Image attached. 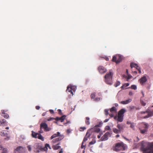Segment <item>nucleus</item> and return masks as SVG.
Returning a JSON list of instances; mask_svg holds the SVG:
<instances>
[{"label": "nucleus", "mask_w": 153, "mask_h": 153, "mask_svg": "<svg viewBox=\"0 0 153 153\" xmlns=\"http://www.w3.org/2000/svg\"><path fill=\"white\" fill-rule=\"evenodd\" d=\"M141 103L142 105H143V106H145L146 104V103H145L143 101H141Z\"/></svg>", "instance_id": "09e8293b"}, {"label": "nucleus", "mask_w": 153, "mask_h": 153, "mask_svg": "<svg viewBox=\"0 0 153 153\" xmlns=\"http://www.w3.org/2000/svg\"><path fill=\"white\" fill-rule=\"evenodd\" d=\"M133 73H134L135 74H137V71H134V72H133Z\"/></svg>", "instance_id": "69168bd1"}, {"label": "nucleus", "mask_w": 153, "mask_h": 153, "mask_svg": "<svg viewBox=\"0 0 153 153\" xmlns=\"http://www.w3.org/2000/svg\"><path fill=\"white\" fill-rule=\"evenodd\" d=\"M126 111L125 109L124 108L118 111L117 115H116L114 117V119L116 120L118 122H122L123 119L124 114Z\"/></svg>", "instance_id": "7ed1b4c3"}, {"label": "nucleus", "mask_w": 153, "mask_h": 153, "mask_svg": "<svg viewBox=\"0 0 153 153\" xmlns=\"http://www.w3.org/2000/svg\"><path fill=\"white\" fill-rule=\"evenodd\" d=\"M91 99H94L95 97V94L92 93L91 94Z\"/></svg>", "instance_id": "f704fd0d"}, {"label": "nucleus", "mask_w": 153, "mask_h": 153, "mask_svg": "<svg viewBox=\"0 0 153 153\" xmlns=\"http://www.w3.org/2000/svg\"><path fill=\"white\" fill-rule=\"evenodd\" d=\"M116 111H117V109H116V108L114 107H112L110 109V112L112 113H113V112H116Z\"/></svg>", "instance_id": "a878e982"}, {"label": "nucleus", "mask_w": 153, "mask_h": 153, "mask_svg": "<svg viewBox=\"0 0 153 153\" xmlns=\"http://www.w3.org/2000/svg\"><path fill=\"white\" fill-rule=\"evenodd\" d=\"M147 81V79L146 76H144L142 77L139 80L140 84L142 85H143Z\"/></svg>", "instance_id": "f8f14e48"}, {"label": "nucleus", "mask_w": 153, "mask_h": 153, "mask_svg": "<svg viewBox=\"0 0 153 153\" xmlns=\"http://www.w3.org/2000/svg\"><path fill=\"white\" fill-rule=\"evenodd\" d=\"M141 150L143 153H153V143H145L141 146Z\"/></svg>", "instance_id": "f257e3e1"}, {"label": "nucleus", "mask_w": 153, "mask_h": 153, "mask_svg": "<svg viewBox=\"0 0 153 153\" xmlns=\"http://www.w3.org/2000/svg\"><path fill=\"white\" fill-rule=\"evenodd\" d=\"M124 138L125 140L128 141L129 143H130L131 141V139L129 140L127 138H126V137H124Z\"/></svg>", "instance_id": "ea45409f"}, {"label": "nucleus", "mask_w": 153, "mask_h": 153, "mask_svg": "<svg viewBox=\"0 0 153 153\" xmlns=\"http://www.w3.org/2000/svg\"><path fill=\"white\" fill-rule=\"evenodd\" d=\"M86 129L85 127H80V131H83Z\"/></svg>", "instance_id": "4c0bfd02"}, {"label": "nucleus", "mask_w": 153, "mask_h": 153, "mask_svg": "<svg viewBox=\"0 0 153 153\" xmlns=\"http://www.w3.org/2000/svg\"><path fill=\"white\" fill-rule=\"evenodd\" d=\"M113 131L116 134L120 133L121 132L120 130L115 128H113Z\"/></svg>", "instance_id": "b1692460"}, {"label": "nucleus", "mask_w": 153, "mask_h": 153, "mask_svg": "<svg viewBox=\"0 0 153 153\" xmlns=\"http://www.w3.org/2000/svg\"><path fill=\"white\" fill-rule=\"evenodd\" d=\"M115 106H116V107H117V106H118V104H117V103H115Z\"/></svg>", "instance_id": "774afa93"}, {"label": "nucleus", "mask_w": 153, "mask_h": 153, "mask_svg": "<svg viewBox=\"0 0 153 153\" xmlns=\"http://www.w3.org/2000/svg\"><path fill=\"white\" fill-rule=\"evenodd\" d=\"M59 144L60 143H59L56 145H53V146H52L54 150L58 149L60 147V146H58Z\"/></svg>", "instance_id": "4be33fe9"}, {"label": "nucleus", "mask_w": 153, "mask_h": 153, "mask_svg": "<svg viewBox=\"0 0 153 153\" xmlns=\"http://www.w3.org/2000/svg\"><path fill=\"white\" fill-rule=\"evenodd\" d=\"M109 115L111 117H113L114 116V115L112 114H109Z\"/></svg>", "instance_id": "13d9d810"}, {"label": "nucleus", "mask_w": 153, "mask_h": 153, "mask_svg": "<svg viewBox=\"0 0 153 153\" xmlns=\"http://www.w3.org/2000/svg\"><path fill=\"white\" fill-rule=\"evenodd\" d=\"M100 98H96L94 99V100H95L96 101H99L100 100Z\"/></svg>", "instance_id": "c03bdc74"}, {"label": "nucleus", "mask_w": 153, "mask_h": 153, "mask_svg": "<svg viewBox=\"0 0 153 153\" xmlns=\"http://www.w3.org/2000/svg\"><path fill=\"white\" fill-rule=\"evenodd\" d=\"M58 111L59 113V114H60L62 112L61 110L60 109H58Z\"/></svg>", "instance_id": "680f3d73"}, {"label": "nucleus", "mask_w": 153, "mask_h": 153, "mask_svg": "<svg viewBox=\"0 0 153 153\" xmlns=\"http://www.w3.org/2000/svg\"><path fill=\"white\" fill-rule=\"evenodd\" d=\"M23 149V148L22 146H18L14 150V153H22Z\"/></svg>", "instance_id": "4468645a"}, {"label": "nucleus", "mask_w": 153, "mask_h": 153, "mask_svg": "<svg viewBox=\"0 0 153 153\" xmlns=\"http://www.w3.org/2000/svg\"><path fill=\"white\" fill-rule=\"evenodd\" d=\"M54 119V118L53 117H50L47 120L48 121H50L52 120H53Z\"/></svg>", "instance_id": "37998d69"}, {"label": "nucleus", "mask_w": 153, "mask_h": 153, "mask_svg": "<svg viewBox=\"0 0 153 153\" xmlns=\"http://www.w3.org/2000/svg\"><path fill=\"white\" fill-rule=\"evenodd\" d=\"M130 66L131 68H136L138 71V72L139 74L141 73L140 68L137 64L132 63L130 64Z\"/></svg>", "instance_id": "9b49d317"}, {"label": "nucleus", "mask_w": 153, "mask_h": 153, "mask_svg": "<svg viewBox=\"0 0 153 153\" xmlns=\"http://www.w3.org/2000/svg\"><path fill=\"white\" fill-rule=\"evenodd\" d=\"M90 118L89 117H86L85 120V123L87 125H89L90 124V122L89 121Z\"/></svg>", "instance_id": "393cba45"}, {"label": "nucleus", "mask_w": 153, "mask_h": 153, "mask_svg": "<svg viewBox=\"0 0 153 153\" xmlns=\"http://www.w3.org/2000/svg\"><path fill=\"white\" fill-rule=\"evenodd\" d=\"M38 134H39L38 133L35 132L33 131H32V136L33 137L35 138H37V135Z\"/></svg>", "instance_id": "412c9836"}, {"label": "nucleus", "mask_w": 153, "mask_h": 153, "mask_svg": "<svg viewBox=\"0 0 153 153\" xmlns=\"http://www.w3.org/2000/svg\"><path fill=\"white\" fill-rule=\"evenodd\" d=\"M40 128H43L44 131H50L51 128L48 127L47 124L45 123H42L40 124Z\"/></svg>", "instance_id": "1a4fd4ad"}, {"label": "nucleus", "mask_w": 153, "mask_h": 153, "mask_svg": "<svg viewBox=\"0 0 153 153\" xmlns=\"http://www.w3.org/2000/svg\"><path fill=\"white\" fill-rule=\"evenodd\" d=\"M122 58L120 55H116L113 56L112 60L113 62H115L117 64L120 63L122 60Z\"/></svg>", "instance_id": "6e6552de"}, {"label": "nucleus", "mask_w": 153, "mask_h": 153, "mask_svg": "<svg viewBox=\"0 0 153 153\" xmlns=\"http://www.w3.org/2000/svg\"><path fill=\"white\" fill-rule=\"evenodd\" d=\"M129 85V83H126L125 84H124L121 87V88L123 89L124 88H126L127 86H128Z\"/></svg>", "instance_id": "7c9ffc66"}, {"label": "nucleus", "mask_w": 153, "mask_h": 153, "mask_svg": "<svg viewBox=\"0 0 153 153\" xmlns=\"http://www.w3.org/2000/svg\"><path fill=\"white\" fill-rule=\"evenodd\" d=\"M34 149L35 150H34V152L36 153H39L40 151L44 150V149L42 147L40 144L38 143H36L35 144L34 146Z\"/></svg>", "instance_id": "423d86ee"}, {"label": "nucleus", "mask_w": 153, "mask_h": 153, "mask_svg": "<svg viewBox=\"0 0 153 153\" xmlns=\"http://www.w3.org/2000/svg\"><path fill=\"white\" fill-rule=\"evenodd\" d=\"M42 128H40V131H39V132L40 133H43V131H42Z\"/></svg>", "instance_id": "6e6d98bb"}, {"label": "nucleus", "mask_w": 153, "mask_h": 153, "mask_svg": "<svg viewBox=\"0 0 153 153\" xmlns=\"http://www.w3.org/2000/svg\"><path fill=\"white\" fill-rule=\"evenodd\" d=\"M129 95H132L133 94V93L131 91H130L129 92Z\"/></svg>", "instance_id": "bf43d9fd"}, {"label": "nucleus", "mask_w": 153, "mask_h": 153, "mask_svg": "<svg viewBox=\"0 0 153 153\" xmlns=\"http://www.w3.org/2000/svg\"><path fill=\"white\" fill-rule=\"evenodd\" d=\"M109 119H106L104 121V122H108V120H109Z\"/></svg>", "instance_id": "4d7b16f0"}, {"label": "nucleus", "mask_w": 153, "mask_h": 153, "mask_svg": "<svg viewBox=\"0 0 153 153\" xmlns=\"http://www.w3.org/2000/svg\"><path fill=\"white\" fill-rule=\"evenodd\" d=\"M102 123L100 122L98 125H96V126H97V127H101V126L102 125Z\"/></svg>", "instance_id": "79ce46f5"}, {"label": "nucleus", "mask_w": 153, "mask_h": 153, "mask_svg": "<svg viewBox=\"0 0 153 153\" xmlns=\"http://www.w3.org/2000/svg\"><path fill=\"white\" fill-rule=\"evenodd\" d=\"M112 132L111 131L107 132H106L104 134L102 137L100 139V141H104L108 140V138L110 137Z\"/></svg>", "instance_id": "0eeeda50"}, {"label": "nucleus", "mask_w": 153, "mask_h": 153, "mask_svg": "<svg viewBox=\"0 0 153 153\" xmlns=\"http://www.w3.org/2000/svg\"><path fill=\"white\" fill-rule=\"evenodd\" d=\"M10 139V137H7L4 138V140H8Z\"/></svg>", "instance_id": "de8ad7c7"}, {"label": "nucleus", "mask_w": 153, "mask_h": 153, "mask_svg": "<svg viewBox=\"0 0 153 153\" xmlns=\"http://www.w3.org/2000/svg\"><path fill=\"white\" fill-rule=\"evenodd\" d=\"M63 153V151H62V149H61L60 151V152L58 153Z\"/></svg>", "instance_id": "052dcab7"}, {"label": "nucleus", "mask_w": 153, "mask_h": 153, "mask_svg": "<svg viewBox=\"0 0 153 153\" xmlns=\"http://www.w3.org/2000/svg\"><path fill=\"white\" fill-rule=\"evenodd\" d=\"M124 126L123 125L121 124H118V125L117 126V127L118 128V129L119 130H120V131L122 130L124 128Z\"/></svg>", "instance_id": "a211bd4d"}, {"label": "nucleus", "mask_w": 153, "mask_h": 153, "mask_svg": "<svg viewBox=\"0 0 153 153\" xmlns=\"http://www.w3.org/2000/svg\"><path fill=\"white\" fill-rule=\"evenodd\" d=\"M144 129H142L141 128H139L140 130V133L143 134H145L148 131V129L149 127V125L148 123H144Z\"/></svg>", "instance_id": "9d476101"}, {"label": "nucleus", "mask_w": 153, "mask_h": 153, "mask_svg": "<svg viewBox=\"0 0 153 153\" xmlns=\"http://www.w3.org/2000/svg\"><path fill=\"white\" fill-rule=\"evenodd\" d=\"M1 111V116H3L4 118L6 119H8L9 117V115L5 113L7 111V110H2Z\"/></svg>", "instance_id": "ddd939ff"}, {"label": "nucleus", "mask_w": 153, "mask_h": 153, "mask_svg": "<svg viewBox=\"0 0 153 153\" xmlns=\"http://www.w3.org/2000/svg\"><path fill=\"white\" fill-rule=\"evenodd\" d=\"M45 147L43 148L44 149V150H47L48 149V148H47L48 147L49 148H50L49 145L48 144L46 143V144H45Z\"/></svg>", "instance_id": "c85d7f7f"}, {"label": "nucleus", "mask_w": 153, "mask_h": 153, "mask_svg": "<svg viewBox=\"0 0 153 153\" xmlns=\"http://www.w3.org/2000/svg\"><path fill=\"white\" fill-rule=\"evenodd\" d=\"M38 135V136L37 137H38L39 139L41 140L42 141L44 140V138L42 135L39 134Z\"/></svg>", "instance_id": "c756f323"}, {"label": "nucleus", "mask_w": 153, "mask_h": 153, "mask_svg": "<svg viewBox=\"0 0 153 153\" xmlns=\"http://www.w3.org/2000/svg\"><path fill=\"white\" fill-rule=\"evenodd\" d=\"M131 88L132 89L136 90L137 89V86L135 85H132L131 87Z\"/></svg>", "instance_id": "473e14b6"}, {"label": "nucleus", "mask_w": 153, "mask_h": 153, "mask_svg": "<svg viewBox=\"0 0 153 153\" xmlns=\"http://www.w3.org/2000/svg\"><path fill=\"white\" fill-rule=\"evenodd\" d=\"M97 126H95L94 128H92V131H94L97 133H99L100 131V129L97 127Z\"/></svg>", "instance_id": "dca6fc26"}, {"label": "nucleus", "mask_w": 153, "mask_h": 153, "mask_svg": "<svg viewBox=\"0 0 153 153\" xmlns=\"http://www.w3.org/2000/svg\"><path fill=\"white\" fill-rule=\"evenodd\" d=\"M102 132L101 133V134L100 133V134L97 136V138L98 139H100L101 137V134H102Z\"/></svg>", "instance_id": "49530a36"}, {"label": "nucleus", "mask_w": 153, "mask_h": 153, "mask_svg": "<svg viewBox=\"0 0 153 153\" xmlns=\"http://www.w3.org/2000/svg\"><path fill=\"white\" fill-rule=\"evenodd\" d=\"M98 70L99 72L101 74H103L106 71V69L103 67L100 66L98 68Z\"/></svg>", "instance_id": "2eb2a0df"}, {"label": "nucleus", "mask_w": 153, "mask_h": 153, "mask_svg": "<svg viewBox=\"0 0 153 153\" xmlns=\"http://www.w3.org/2000/svg\"><path fill=\"white\" fill-rule=\"evenodd\" d=\"M130 127L131 128H132L133 130H134V123H132L131 125H130Z\"/></svg>", "instance_id": "e433bc0d"}, {"label": "nucleus", "mask_w": 153, "mask_h": 153, "mask_svg": "<svg viewBox=\"0 0 153 153\" xmlns=\"http://www.w3.org/2000/svg\"><path fill=\"white\" fill-rule=\"evenodd\" d=\"M1 134L2 136H5V134L4 133V132H1Z\"/></svg>", "instance_id": "8fccbe9b"}, {"label": "nucleus", "mask_w": 153, "mask_h": 153, "mask_svg": "<svg viewBox=\"0 0 153 153\" xmlns=\"http://www.w3.org/2000/svg\"><path fill=\"white\" fill-rule=\"evenodd\" d=\"M49 111H50V113L51 114H53L54 113V111L53 110H51V109Z\"/></svg>", "instance_id": "a18cd8bd"}, {"label": "nucleus", "mask_w": 153, "mask_h": 153, "mask_svg": "<svg viewBox=\"0 0 153 153\" xmlns=\"http://www.w3.org/2000/svg\"><path fill=\"white\" fill-rule=\"evenodd\" d=\"M139 109V108L136 107L134 106H130L129 107V110L130 111H132L134 109L137 110Z\"/></svg>", "instance_id": "aec40b11"}, {"label": "nucleus", "mask_w": 153, "mask_h": 153, "mask_svg": "<svg viewBox=\"0 0 153 153\" xmlns=\"http://www.w3.org/2000/svg\"><path fill=\"white\" fill-rule=\"evenodd\" d=\"M74 88L73 86L69 87V86H68L67 88V89L66 90L67 91H68L69 92H71V94H73V92L72 91V90H73V88Z\"/></svg>", "instance_id": "6ab92c4d"}, {"label": "nucleus", "mask_w": 153, "mask_h": 153, "mask_svg": "<svg viewBox=\"0 0 153 153\" xmlns=\"http://www.w3.org/2000/svg\"><path fill=\"white\" fill-rule=\"evenodd\" d=\"M113 75V71L111 70L107 73L104 76L105 81L106 83L109 85L112 84V76Z\"/></svg>", "instance_id": "f03ea898"}, {"label": "nucleus", "mask_w": 153, "mask_h": 153, "mask_svg": "<svg viewBox=\"0 0 153 153\" xmlns=\"http://www.w3.org/2000/svg\"><path fill=\"white\" fill-rule=\"evenodd\" d=\"M40 108V107L39 106H36V108L37 110H39Z\"/></svg>", "instance_id": "603ef678"}, {"label": "nucleus", "mask_w": 153, "mask_h": 153, "mask_svg": "<svg viewBox=\"0 0 153 153\" xmlns=\"http://www.w3.org/2000/svg\"><path fill=\"white\" fill-rule=\"evenodd\" d=\"M120 137V135L119 134H117L116 136V138H118Z\"/></svg>", "instance_id": "0e129e2a"}, {"label": "nucleus", "mask_w": 153, "mask_h": 153, "mask_svg": "<svg viewBox=\"0 0 153 153\" xmlns=\"http://www.w3.org/2000/svg\"><path fill=\"white\" fill-rule=\"evenodd\" d=\"M59 117H57L55 118H54V119L55 120L57 121H58L59 120Z\"/></svg>", "instance_id": "3c124183"}, {"label": "nucleus", "mask_w": 153, "mask_h": 153, "mask_svg": "<svg viewBox=\"0 0 153 153\" xmlns=\"http://www.w3.org/2000/svg\"><path fill=\"white\" fill-rule=\"evenodd\" d=\"M96 141H91L89 143V144L90 145L93 144H94L96 143Z\"/></svg>", "instance_id": "a19ab883"}, {"label": "nucleus", "mask_w": 153, "mask_h": 153, "mask_svg": "<svg viewBox=\"0 0 153 153\" xmlns=\"http://www.w3.org/2000/svg\"><path fill=\"white\" fill-rule=\"evenodd\" d=\"M84 142H82V146H81V148H83V147H85V146H84L83 145V144H84Z\"/></svg>", "instance_id": "5fc2aeb1"}, {"label": "nucleus", "mask_w": 153, "mask_h": 153, "mask_svg": "<svg viewBox=\"0 0 153 153\" xmlns=\"http://www.w3.org/2000/svg\"><path fill=\"white\" fill-rule=\"evenodd\" d=\"M65 116L63 115L61 117H59V120H60L61 122H63L64 121V120L65 119Z\"/></svg>", "instance_id": "bb28decb"}, {"label": "nucleus", "mask_w": 153, "mask_h": 153, "mask_svg": "<svg viewBox=\"0 0 153 153\" xmlns=\"http://www.w3.org/2000/svg\"><path fill=\"white\" fill-rule=\"evenodd\" d=\"M88 132H87L86 134V135H85V137L84 138V139H83V141L82 142H83L84 143V142H85L87 140L88 138L90 136V134H89L88 135Z\"/></svg>", "instance_id": "5701e85b"}, {"label": "nucleus", "mask_w": 153, "mask_h": 153, "mask_svg": "<svg viewBox=\"0 0 153 153\" xmlns=\"http://www.w3.org/2000/svg\"><path fill=\"white\" fill-rule=\"evenodd\" d=\"M132 123L131 122H129V121H127V124L128 125H131V124Z\"/></svg>", "instance_id": "864d4df0"}, {"label": "nucleus", "mask_w": 153, "mask_h": 153, "mask_svg": "<svg viewBox=\"0 0 153 153\" xmlns=\"http://www.w3.org/2000/svg\"><path fill=\"white\" fill-rule=\"evenodd\" d=\"M120 82L119 81H117L116 83L114 85V86L115 87H117L118 86H119L120 85Z\"/></svg>", "instance_id": "2f4dec72"}, {"label": "nucleus", "mask_w": 153, "mask_h": 153, "mask_svg": "<svg viewBox=\"0 0 153 153\" xmlns=\"http://www.w3.org/2000/svg\"><path fill=\"white\" fill-rule=\"evenodd\" d=\"M132 100L131 99H129L126 101H122L120 102V103L123 104H126L131 102Z\"/></svg>", "instance_id": "f3484780"}, {"label": "nucleus", "mask_w": 153, "mask_h": 153, "mask_svg": "<svg viewBox=\"0 0 153 153\" xmlns=\"http://www.w3.org/2000/svg\"><path fill=\"white\" fill-rule=\"evenodd\" d=\"M27 148L28 149V150L30 152L31 151V146L30 145H28L27 146Z\"/></svg>", "instance_id": "58836bf2"}, {"label": "nucleus", "mask_w": 153, "mask_h": 153, "mask_svg": "<svg viewBox=\"0 0 153 153\" xmlns=\"http://www.w3.org/2000/svg\"><path fill=\"white\" fill-rule=\"evenodd\" d=\"M58 137L55 139H53L52 141L53 143H55L56 142L60 141L62 140L64 137L63 135H60V133L59 132H57L56 133L53 134L51 137V139H52L54 138Z\"/></svg>", "instance_id": "20e7f679"}, {"label": "nucleus", "mask_w": 153, "mask_h": 153, "mask_svg": "<svg viewBox=\"0 0 153 153\" xmlns=\"http://www.w3.org/2000/svg\"><path fill=\"white\" fill-rule=\"evenodd\" d=\"M126 149V145L122 142L118 143L115 144L114 150L116 152L124 150Z\"/></svg>", "instance_id": "39448f33"}, {"label": "nucleus", "mask_w": 153, "mask_h": 153, "mask_svg": "<svg viewBox=\"0 0 153 153\" xmlns=\"http://www.w3.org/2000/svg\"><path fill=\"white\" fill-rule=\"evenodd\" d=\"M6 121L5 119H3L0 121V126L6 123Z\"/></svg>", "instance_id": "cd10ccee"}, {"label": "nucleus", "mask_w": 153, "mask_h": 153, "mask_svg": "<svg viewBox=\"0 0 153 153\" xmlns=\"http://www.w3.org/2000/svg\"><path fill=\"white\" fill-rule=\"evenodd\" d=\"M46 114V113H43L42 114V116H45V115Z\"/></svg>", "instance_id": "e2e57ef3"}, {"label": "nucleus", "mask_w": 153, "mask_h": 153, "mask_svg": "<svg viewBox=\"0 0 153 153\" xmlns=\"http://www.w3.org/2000/svg\"><path fill=\"white\" fill-rule=\"evenodd\" d=\"M105 114L107 115H108V110L107 109H105Z\"/></svg>", "instance_id": "c9c22d12"}, {"label": "nucleus", "mask_w": 153, "mask_h": 153, "mask_svg": "<svg viewBox=\"0 0 153 153\" xmlns=\"http://www.w3.org/2000/svg\"><path fill=\"white\" fill-rule=\"evenodd\" d=\"M3 149V147L1 146H0V150H1Z\"/></svg>", "instance_id": "338daca9"}, {"label": "nucleus", "mask_w": 153, "mask_h": 153, "mask_svg": "<svg viewBox=\"0 0 153 153\" xmlns=\"http://www.w3.org/2000/svg\"><path fill=\"white\" fill-rule=\"evenodd\" d=\"M7 149L6 148H4L2 150V153H7Z\"/></svg>", "instance_id": "72a5a7b5"}]
</instances>
